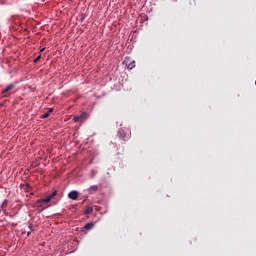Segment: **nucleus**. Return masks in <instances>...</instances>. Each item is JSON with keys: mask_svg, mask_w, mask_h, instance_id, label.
Wrapping results in <instances>:
<instances>
[{"mask_svg": "<svg viewBox=\"0 0 256 256\" xmlns=\"http://www.w3.org/2000/svg\"><path fill=\"white\" fill-rule=\"evenodd\" d=\"M56 196H57V191H54L51 194H49L46 198L39 199L37 201L38 207H43V205L50 203L51 199H53V197H56Z\"/></svg>", "mask_w": 256, "mask_h": 256, "instance_id": "f257e3e1", "label": "nucleus"}, {"mask_svg": "<svg viewBox=\"0 0 256 256\" xmlns=\"http://www.w3.org/2000/svg\"><path fill=\"white\" fill-rule=\"evenodd\" d=\"M13 89H15V84H9L6 86L1 92L2 97H9Z\"/></svg>", "mask_w": 256, "mask_h": 256, "instance_id": "f03ea898", "label": "nucleus"}, {"mask_svg": "<svg viewBox=\"0 0 256 256\" xmlns=\"http://www.w3.org/2000/svg\"><path fill=\"white\" fill-rule=\"evenodd\" d=\"M124 64L127 66L128 69H135V61H131V59L128 57L125 58Z\"/></svg>", "mask_w": 256, "mask_h": 256, "instance_id": "7ed1b4c3", "label": "nucleus"}, {"mask_svg": "<svg viewBox=\"0 0 256 256\" xmlns=\"http://www.w3.org/2000/svg\"><path fill=\"white\" fill-rule=\"evenodd\" d=\"M68 197L69 199H72V201H77V199L79 198V192L77 191H71L69 194H68Z\"/></svg>", "mask_w": 256, "mask_h": 256, "instance_id": "20e7f679", "label": "nucleus"}, {"mask_svg": "<svg viewBox=\"0 0 256 256\" xmlns=\"http://www.w3.org/2000/svg\"><path fill=\"white\" fill-rule=\"evenodd\" d=\"M87 112L82 113L80 116H75L73 118L74 123H78V121H83V119H86Z\"/></svg>", "mask_w": 256, "mask_h": 256, "instance_id": "39448f33", "label": "nucleus"}, {"mask_svg": "<svg viewBox=\"0 0 256 256\" xmlns=\"http://www.w3.org/2000/svg\"><path fill=\"white\" fill-rule=\"evenodd\" d=\"M88 193L89 195H93L94 193H97V191H99V186L97 185H92L88 188Z\"/></svg>", "mask_w": 256, "mask_h": 256, "instance_id": "423d86ee", "label": "nucleus"}, {"mask_svg": "<svg viewBox=\"0 0 256 256\" xmlns=\"http://www.w3.org/2000/svg\"><path fill=\"white\" fill-rule=\"evenodd\" d=\"M93 227H95L94 223H87L84 226V229H86L87 231H91V229H93Z\"/></svg>", "mask_w": 256, "mask_h": 256, "instance_id": "0eeeda50", "label": "nucleus"}, {"mask_svg": "<svg viewBox=\"0 0 256 256\" xmlns=\"http://www.w3.org/2000/svg\"><path fill=\"white\" fill-rule=\"evenodd\" d=\"M93 213V207H87L85 210H84V215H91Z\"/></svg>", "mask_w": 256, "mask_h": 256, "instance_id": "6e6552de", "label": "nucleus"}, {"mask_svg": "<svg viewBox=\"0 0 256 256\" xmlns=\"http://www.w3.org/2000/svg\"><path fill=\"white\" fill-rule=\"evenodd\" d=\"M118 135H119V137H121L122 139H125V130H123V129H120L119 130V132H118Z\"/></svg>", "mask_w": 256, "mask_h": 256, "instance_id": "1a4fd4ad", "label": "nucleus"}, {"mask_svg": "<svg viewBox=\"0 0 256 256\" xmlns=\"http://www.w3.org/2000/svg\"><path fill=\"white\" fill-rule=\"evenodd\" d=\"M7 207V200H4L3 203L1 204L0 208L4 209Z\"/></svg>", "mask_w": 256, "mask_h": 256, "instance_id": "9d476101", "label": "nucleus"}, {"mask_svg": "<svg viewBox=\"0 0 256 256\" xmlns=\"http://www.w3.org/2000/svg\"><path fill=\"white\" fill-rule=\"evenodd\" d=\"M40 59H41V55H39L37 58L34 59V63H39Z\"/></svg>", "mask_w": 256, "mask_h": 256, "instance_id": "9b49d317", "label": "nucleus"}, {"mask_svg": "<svg viewBox=\"0 0 256 256\" xmlns=\"http://www.w3.org/2000/svg\"><path fill=\"white\" fill-rule=\"evenodd\" d=\"M47 117H49V113L43 114L41 118H42V119H47Z\"/></svg>", "mask_w": 256, "mask_h": 256, "instance_id": "f8f14e48", "label": "nucleus"}, {"mask_svg": "<svg viewBox=\"0 0 256 256\" xmlns=\"http://www.w3.org/2000/svg\"><path fill=\"white\" fill-rule=\"evenodd\" d=\"M29 229H30V231H33V224L29 225Z\"/></svg>", "mask_w": 256, "mask_h": 256, "instance_id": "ddd939ff", "label": "nucleus"}, {"mask_svg": "<svg viewBox=\"0 0 256 256\" xmlns=\"http://www.w3.org/2000/svg\"><path fill=\"white\" fill-rule=\"evenodd\" d=\"M49 113H53V108H51V109L49 110Z\"/></svg>", "mask_w": 256, "mask_h": 256, "instance_id": "4468645a", "label": "nucleus"}, {"mask_svg": "<svg viewBox=\"0 0 256 256\" xmlns=\"http://www.w3.org/2000/svg\"><path fill=\"white\" fill-rule=\"evenodd\" d=\"M29 235H31V232H28V233H27V236H28V237H29Z\"/></svg>", "mask_w": 256, "mask_h": 256, "instance_id": "2eb2a0df", "label": "nucleus"}, {"mask_svg": "<svg viewBox=\"0 0 256 256\" xmlns=\"http://www.w3.org/2000/svg\"><path fill=\"white\" fill-rule=\"evenodd\" d=\"M43 51H45V48H43V49L41 50V53H43Z\"/></svg>", "mask_w": 256, "mask_h": 256, "instance_id": "dca6fc26", "label": "nucleus"}, {"mask_svg": "<svg viewBox=\"0 0 256 256\" xmlns=\"http://www.w3.org/2000/svg\"><path fill=\"white\" fill-rule=\"evenodd\" d=\"M4 213H7V210H4Z\"/></svg>", "mask_w": 256, "mask_h": 256, "instance_id": "f3484780", "label": "nucleus"}, {"mask_svg": "<svg viewBox=\"0 0 256 256\" xmlns=\"http://www.w3.org/2000/svg\"><path fill=\"white\" fill-rule=\"evenodd\" d=\"M27 187H30V185H29V184H27Z\"/></svg>", "mask_w": 256, "mask_h": 256, "instance_id": "a211bd4d", "label": "nucleus"}, {"mask_svg": "<svg viewBox=\"0 0 256 256\" xmlns=\"http://www.w3.org/2000/svg\"><path fill=\"white\" fill-rule=\"evenodd\" d=\"M3 208H0V213H1V210H2Z\"/></svg>", "mask_w": 256, "mask_h": 256, "instance_id": "6ab92c4d", "label": "nucleus"}]
</instances>
